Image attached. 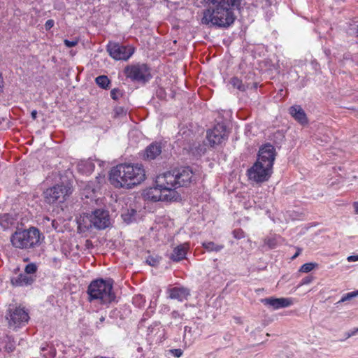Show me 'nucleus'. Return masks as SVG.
Listing matches in <instances>:
<instances>
[{"label":"nucleus","mask_w":358,"mask_h":358,"mask_svg":"<svg viewBox=\"0 0 358 358\" xmlns=\"http://www.w3.org/2000/svg\"><path fill=\"white\" fill-rule=\"evenodd\" d=\"M205 9L201 23L220 28H227L236 20L234 8L240 5L239 0H203Z\"/></svg>","instance_id":"obj_1"},{"label":"nucleus","mask_w":358,"mask_h":358,"mask_svg":"<svg viewBox=\"0 0 358 358\" xmlns=\"http://www.w3.org/2000/svg\"><path fill=\"white\" fill-rule=\"evenodd\" d=\"M145 178V171L140 164H120L112 168L109 173V181L116 188L131 189Z\"/></svg>","instance_id":"obj_2"},{"label":"nucleus","mask_w":358,"mask_h":358,"mask_svg":"<svg viewBox=\"0 0 358 358\" xmlns=\"http://www.w3.org/2000/svg\"><path fill=\"white\" fill-rule=\"evenodd\" d=\"M275 159V149L272 145L260 148L257 162L248 170L249 179L257 183L268 181L273 173Z\"/></svg>","instance_id":"obj_3"},{"label":"nucleus","mask_w":358,"mask_h":358,"mask_svg":"<svg viewBox=\"0 0 358 358\" xmlns=\"http://www.w3.org/2000/svg\"><path fill=\"white\" fill-rule=\"evenodd\" d=\"M163 173L155 178V185L144 190L143 197L151 201H175L180 199L178 191L172 189Z\"/></svg>","instance_id":"obj_4"},{"label":"nucleus","mask_w":358,"mask_h":358,"mask_svg":"<svg viewBox=\"0 0 358 358\" xmlns=\"http://www.w3.org/2000/svg\"><path fill=\"white\" fill-rule=\"evenodd\" d=\"M113 280L97 279L93 280L87 288L89 301H98L101 303L106 304L114 301L115 295L112 291Z\"/></svg>","instance_id":"obj_5"},{"label":"nucleus","mask_w":358,"mask_h":358,"mask_svg":"<svg viewBox=\"0 0 358 358\" xmlns=\"http://www.w3.org/2000/svg\"><path fill=\"white\" fill-rule=\"evenodd\" d=\"M110 220L108 211L97 209L91 214L83 215L80 217L78 220V229L85 231L92 227L99 229H105L109 226Z\"/></svg>","instance_id":"obj_6"},{"label":"nucleus","mask_w":358,"mask_h":358,"mask_svg":"<svg viewBox=\"0 0 358 358\" xmlns=\"http://www.w3.org/2000/svg\"><path fill=\"white\" fill-rule=\"evenodd\" d=\"M41 234L35 227L29 229L17 230L11 236L10 241L13 245L20 249H28L34 248L40 242Z\"/></svg>","instance_id":"obj_7"},{"label":"nucleus","mask_w":358,"mask_h":358,"mask_svg":"<svg viewBox=\"0 0 358 358\" xmlns=\"http://www.w3.org/2000/svg\"><path fill=\"white\" fill-rule=\"evenodd\" d=\"M170 187L175 191L182 186H187L193 180L194 174L189 167H181L172 171H167L163 173Z\"/></svg>","instance_id":"obj_8"},{"label":"nucleus","mask_w":358,"mask_h":358,"mask_svg":"<svg viewBox=\"0 0 358 358\" xmlns=\"http://www.w3.org/2000/svg\"><path fill=\"white\" fill-rule=\"evenodd\" d=\"M72 186L70 182L56 185L43 192V198L48 204H57L64 202L72 194Z\"/></svg>","instance_id":"obj_9"},{"label":"nucleus","mask_w":358,"mask_h":358,"mask_svg":"<svg viewBox=\"0 0 358 358\" xmlns=\"http://www.w3.org/2000/svg\"><path fill=\"white\" fill-rule=\"evenodd\" d=\"M29 314L21 307L9 308L6 315L10 328L16 329L24 325L29 320Z\"/></svg>","instance_id":"obj_10"},{"label":"nucleus","mask_w":358,"mask_h":358,"mask_svg":"<svg viewBox=\"0 0 358 358\" xmlns=\"http://www.w3.org/2000/svg\"><path fill=\"white\" fill-rule=\"evenodd\" d=\"M126 76L133 80L145 83L151 77L149 68L145 64L129 66L125 69Z\"/></svg>","instance_id":"obj_11"},{"label":"nucleus","mask_w":358,"mask_h":358,"mask_svg":"<svg viewBox=\"0 0 358 358\" xmlns=\"http://www.w3.org/2000/svg\"><path fill=\"white\" fill-rule=\"evenodd\" d=\"M228 133L224 124L218 123L207 131L206 138L210 146L220 145L227 139Z\"/></svg>","instance_id":"obj_12"},{"label":"nucleus","mask_w":358,"mask_h":358,"mask_svg":"<svg viewBox=\"0 0 358 358\" xmlns=\"http://www.w3.org/2000/svg\"><path fill=\"white\" fill-rule=\"evenodd\" d=\"M109 55L116 60H127L134 52L131 46H122L116 43H109L107 47Z\"/></svg>","instance_id":"obj_13"},{"label":"nucleus","mask_w":358,"mask_h":358,"mask_svg":"<svg viewBox=\"0 0 358 358\" xmlns=\"http://www.w3.org/2000/svg\"><path fill=\"white\" fill-rule=\"evenodd\" d=\"M265 304L272 306L274 309L287 308L294 303L291 298H267L264 300Z\"/></svg>","instance_id":"obj_14"},{"label":"nucleus","mask_w":358,"mask_h":358,"mask_svg":"<svg viewBox=\"0 0 358 358\" xmlns=\"http://www.w3.org/2000/svg\"><path fill=\"white\" fill-rule=\"evenodd\" d=\"M169 298L176 299L179 301L186 300L189 295V292L183 287H173L167 290Z\"/></svg>","instance_id":"obj_15"},{"label":"nucleus","mask_w":358,"mask_h":358,"mask_svg":"<svg viewBox=\"0 0 358 358\" xmlns=\"http://www.w3.org/2000/svg\"><path fill=\"white\" fill-rule=\"evenodd\" d=\"M189 249V244L185 243L173 248L170 255V259L174 262H179L185 258L187 251Z\"/></svg>","instance_id":"obj_16"},{"label":"nucleus","mask_w":358,"mask_h":358,"mask_svg":"<svg viewBox=\"0 0 358 358\" xmlns=\"http://www.w3.org/2000/svg\"><path fill=\"white\" fill-rule=\"evenodd\" d=\"M291 115L300 124H304L308 122L306 115L304 110L299 106H294L289 108Z\"/></svg>","instance_id":"obj_17"},{"label":"nucleus","mask_w":358,"mask_h":358,"mask_svg":"<svg viewBox=\"0 0 358 358\" xmlns=\"http://www.w3.org/2000/svg\"><path fill=\"white\" fill-rule=\"evenodd\" d=\"M34 279L32 276L28 275V274L21 273L17 278L12 279V283L15 286H24L31 285L34 282Z\"/></svg>","instance_id":"obj_18"},{"label":"nucleus","mask_w":358,"mask_h":358,"mask_svg":"<svg viewBox=\"0 0 358 358\" xmlns=\"http://www.w3.org/2000/svg\"><path fill=\"white\" fill-rule=\"evenodd\" d=\"M161 152V146L157 143H152L146 148L145 157L148 159H154L159 155Z\"/></svg>","instance_id":"obj_19"},{"label":"nucleus","mask_w":358,"mask_h":358,"mask_svg":"<svg viewBox=\"0 0 358 358\" xmlns=\"http://www.w3.org/2000/svg\"><path fill=\"white\" fill-rule=\"evenodd\" d=\"M99 189V185H94V183L88 184L83 190V195L87 198L90 199H95L96 197V193L98 189Z\"/></svg>","instance_id":"obj_20"},{"label":"nucleus","mask_w":358,"mask_h":358,"mask_svg":"<svg viewBox=\"0 0 358 358\" xmlns=\"http://www.w3.org/2000/svg\"><path fill=\"white\" fill-rule=\"evenodd\" d=\"M14 223L13 217L8 213L0 215V226L3 229H8Z\"/></svg>","instance_id":"obj_21"},{"label":"nucleus","mask_w":358,"mask_h":358,"mask_svg":"<svg viewBox=\"0 0 358 358\" xmlns=\"http://www.w3.org/2000/svg\"><path fill=\"white\" fill-rule=\"evenodd\" d=\"M202 245L208 252H219L224 248V245L217 244L212 241L203 242Z\"/></svg>","instance_id":"obj_22"},{"label":"nucleus","mask_w":358,"mask_h":358,"mask_svg":"<svg viewBox=\"0 0 358 358\" xmlns=\"http://www.w3.org/2000/svg\"><path fill=\"white\" fill-rule=\"evenodd\" d=\"M136 211L134 208L124 210L122 213V217L124 222L129 223L135 220Z\"/></svg>","instance_id":"obj_23"},{"label":"nucleus","mask_w":358,"mask_h":358,"mask_svg":"<svg viewBox=\"0 0 358 358\" xmlns=\"http://www.w3.org/2000/svg\"><path fill=\"white\" fill-rule=\"evenodd\" d=\"M229 83L234 88L237 89L241 92H245L248 88V86L243 83L242 80L237 77H233L231 78Z\"/></svg>","instance_id":"obj_24"},{"label":"nucleus","mask_w":358,"mask_h":358,"mask_svg":"<svg viewBox=\"0 0 358 358\" xmlns=\"http://www.w3.org/2000/svg\"><path fill=\"white\" fill-rule=\"evenodd\" d=\"M183 341L186 345H192L194 339L192 338V328L187 326L185 327Z\"/></svg>","instance_id":"obj_25"},{"label":"nucleus","mask_w":358,"mask_h":358,"mask_svg":"<svg viewBox=\"0 0 358 358\" xmlns=\"http://www.w3.org/2000/svg\"><path fill=\"white\" fill-rule=\"evenodd\" d=\"M96 84L101 87L106 89L108 87L110 81L107 76H100L96 78Z\"/></svg>","instance_id":"obj_26"},{"label":"nucleus","mask_w":358,"mask_h":358,"mask_svg":"<svg viewBox=\"0 0 358 358\" xmlns=\"http://www.w3.org/2000/svg\"><path fill=\"white\" fill-rule=\"evenodd\" d=\"M83 166L86 167V173H91L94 168V165L90 162H85V163H82L78 165L79 170L84 171Z\"/></svg>","instance_id":"obj_27"},{"label":"nucleus","mask_w":358,"mask_h":358,"mask_svg":"<svg viewBox=\"0 0 358 358\" xmlns=\"http://www.w3.org/2000/svg\"><path fill=\"white\" fill-rule=\"evenodd\" d=\"M316 266L317 264L315 263H306L301 266L299 271L302 273H308L313 270Z\"/></svg>","instance_id":"obj_28"},{"label":"nucleus","mask_w":358,"mask_h":358,"mask_svg":"<svg viewBox=\"0 0 358 358\" xmlns=\"http://www.w3.org/2000/svg\"><path fill=\"white\" fill-rule=\"evenodd\" d=\"M356 296H358V290L355 291V292H349V293L345 294V295H343L342 296V298L338 302V303H343V302H345L346 301H350V300H351L352 299H353V298H355Z\"/></svg>","instance_id":"obj_29"},{"label":"nucleus","mask_w":358,"mask_h":358,"mask_svg":"<svg viewBox=\"0 0 358 358\" xmlns=\"http://www.w3.org/2000/svg\"><path fill=\"white\" fill-rule=\"evenodd\" d=\"M37 270V266L35 264L31 263L26 266L24 271L27 274H34Z\"/></svg>","instance_id":"obj_30"},{"label":"nucleus","mask_w":358,"mask_h":358,"mask_svg":"<svg viewBox=\"0 0 358 358\" xmlns=\"http://www.w3.org/2000/svg\"><path fill=\"white\" fill-rule=\"evenodd\" d=\"M264 243L270 248H273L276 246L277 241L275 237L267 238L264 240Z\"/></svg>","instance_id":"obj_31"},{"label":"nucleus","mask_w":358,"mask_h":358,"mask_svg":"<svg viewBox=\"0 0 358 358\" xmlns=\"http://www.w3.org/2000/svg\"><path fill=\"white\" fill-rule=\"evenodd\" d=\"M79 42V39L76 38H73V40H68V39H65L64 41V43L65 44V45L68 48H72V47H75L76 45H78Z\"/></svg>","instance_id":"obj_32"},{"label":"nucleus","mask_w":358,"mask_h":358,"mask_svg":"<svg viewBox=\"0 0 358 358\" xmlns=\"http://www.w3.org/2000/svg\"><path fill=\"white\" fill-rule=\"evenodd\" d=\"M15 348V342L10 339V338H8V343L5 346V348L8 352H13Z\"/></svg>","instance_id":"obj_33"},{"label":"nucleus","mask_w":358,"mask_h":358,"mask_svg":"<svg viewBox=\"0 0 358 358\" xmlns=\"http://www.w3.org/2000/svg\"><path fill=\"white\" fill-rule=\"evenodd\" d=\"M121 96V92L118 89H113L110 91V96L114 100H117Z\"/></svg>","instance_id":"obj_34"},{"label":"nucleus","mask_w":358,"mask_h":358,"mask_svg":"<svg viewBox=\"0 0 358 358\" xmlns=\"http://www.w3.org/2000/svg\"><path fill=\"white\" fill-rule=\"evenodd\" d=\"M127 111L124 109V108L121 106L116 107L114 109V113L115 116H122L126 115Z\"/></svg>","instance_id":"obj_35"},{"label":"nucleus","mask_w":358,"mask_h":358,"mask_svg":"<svg viewBox=\"0 0 358 358\" xmlns=\"http://www.w3.org/2000/svg\"><path fill=\"white\" fill-rule=\"evenodd\" d=\"M233 236L236 239H241L244 237V232L241 229H236L233 231Z\"/></svg>","instance_id":"obj_36"},{"label":"nucleus","mask_w":358,"mask_h":358,"mask_svg":"<svg viewBox=\"0 0 358 358\" xmlns=\"http://www.w3.org/2000/svg\"><path fill=\"white\" fill-rule=\"evenodd\" d=\"M171 353L176 357H180L183 352L181 349H173L171 350Z\"/></svg>","instance_id":"obj_37"},{"label":"nucleus","mask_w":358,"mask_h":358,"mask_svg":"<svg viewBox=\"0 0 358 358\" xmlns=\"http://www.w3.org/2000/svg\"><path fill=\"white\" fill-rule=\"evenodd\" d=\"M313 280V278L312 276H307L301 280L300 285H308Z\"/></svg>","instance_id":"obj_38"},{"label":"nucleus","mask_w":358,"mask_h":358,"mask_svg":"<svg viewBox=\"0 0 358 358\" xmlns=\"http://www.w3.org/2000/svg\"><path fill=\"white\" fill-rule=\"evenodd\" d=\"M54 24L55 22L53 20H48L45 24V28L46 30H49L54 26Z\"/></svg>","instance_id":"obj_39"},{"label":"nucleus","mask_w":358,"mask_h":358,"mask_svg":"<svg viewBox=\"0 0 358 358\" xmlns=\"http://www.w3.org/2000/svg\"><path fill=\"white\" fill-rule=\"evenodd\" d=\"M171 316L174 319H177V318H182V315H181L178 311L177 310H173L172 313H171Z\"/></svg>","instance_id":"obj_40"},{"label":"nucleus","mask_w":358,"mask_h":358,"mask_svg":"<svg viewBox=\"0 0 358 358\" xmlns=\"http://www.w3.org/2000/svg\"><path fill=\"white\" fill-rule=\"evenodd\" d=\"M348 262H352L358 261V255H351L347 258Z\"/></svg>","instance_id":"obj_41"},{"label":"nucleus","mask_w":358,"mask_h":358,"mask_svg":"<svg viewBox=\"0 0 358 358\" xmlns=\"http://www.w3.org/2000/svg\"><path fill=\"white\" fill-rule=\"evenodd\" d=\"M45 358H52L55 356V350H52L49 355L43 354V355Z\"/></svg>","instance_id":"obj_42"},{"label":"nucleus","mask_w":358,"mask_h":358,"mask_svg":"<svg viewBox=\"0 0 358 358\" xmlns=\"http://www.w3.org/2000/svg\"><path fill=\"white\" fill-rule=\"evenodd\" d=\"M147 262L150 264V265H152V266H154L157 264V261L154 259H151L150 260V259H148L147 260Z\"/></svg>","instance_id":"obj_43"},{"label":"nucleus","mask_w":358,"mask_h":358,"mask_svg":"<svg viewBox=\"0 0 358 358\" xmlns=\"http://www.w3.org/2000/svg\"><path fill=\"white\" fill-rule=\"evenodd\" d=\"M3 81L2 75H1V73H0V93L2 92V89H3Z\"/></svg>","instance_id":"obj_44"},{"label":"nucleus","mask_w":358,"mask_h":358,"mask_svg":"<svg viewBox=\"0 0 358 358\" xmlns=\"http://www.w3.org/2000/svg\"><path fill=\"white\" fill-rule=\"evenodd\" d=\"M31 117L34 119V120H36V116H37V111L36 110H33L31 113Z\"/></svg>","instance_id":"obj_45"},{"label":"nucleus","mask_w":358,"mask_h":358,"mask_svg":"<svg viewBox=\"0 0 358 358\" xmlns=\"http://www.w3.org/2000/svg\"><path fill=\"white\" fill-rule=\"evenodd\" d=\"M353 206L355 208V210L357 213H358V201H356L353 203Z\"/></svg>","instance_id":"obj_46"},{"label":"nucleus","mask_w":358,"mask_h":358,"mask_svg":"<svg viewBox=\"0 0 358 358\" xmlns=\"http://www.w3.org/2000/svg\"><path fill=\"white\" fill-rule=\"evenodd\" d=\"M99 320H100V322H103L105 320V317L103 316H102V317H101Z\"/></svg>","instance_id":"obj_47"},{"label":"nucleus","mask_w":358,"mask_h":358,"mask_svg":"<svg viewBox=\"0 0 358 358\" xmlns=\"http://www.w3.org/2000/svg\"><path fill=\"white\" fill-rule=\"evenodd\" d=\"M299 252L295 253V255H294V257H292V259L296 258V257L299 255Z\"/></svg>","instance_id":"obj_48"},{"label":"nucleus","mask_w":358,"mask_h":358,"mask_svg":"<svg viewBox=\"0 0 358 358\" xmlns=\"http://www.w3.org/2000/svg\"><path fill=\"white\" fill-rule=\"evenodd\" d=\"M55 221H52V227H54Z\"/></svg>","instance_id":"obj_49"},{"label":"nucleus","mask_w":358,"mask_h":358,"mask_svg":"<svg viewBox=\"0 0 358 358\" xmlns=\"http://www.w3.org/2000/svg\"><path fill=\"white\" fill-rule=\"evenodd\" d=\"M357 30H358V26H357Z\"/></svg>","instance_id":"obj_50"}]
</instances>
